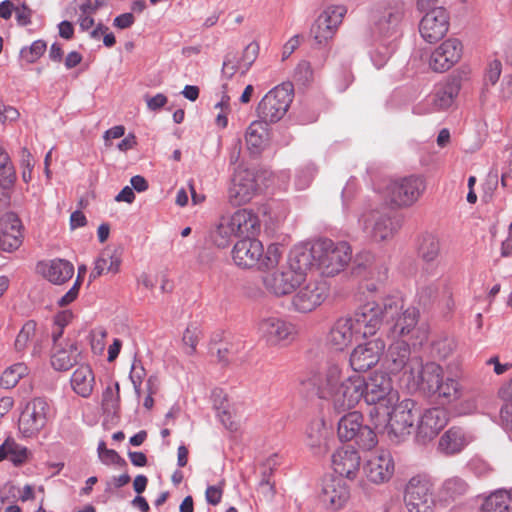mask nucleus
I'll list each match as a JSON object with an SVG mask.
<instances>
[{
    "instance_id": "nucleus-1",
    "label": "nucleus",
    "mask_w": 512,
    "mask_h": 512,
    "mask_svg": "<svg viewBox=\"0 0 512 512\" xmlns=\"http://www.w3.org/2000/svg\"><path fill=\"white\" fill-rule=\"evenodd\" d=\"M312 382L318 396L328 400L339 413L355 408L364 397L365 379L357 374L348 375L337 362H327Z\"/></svg>"
},
{
    "instance_id": "nucleus-2",
    "label": "nucleus",
    "mask_w": 512,
    "mask_h": 512,
    "mask_svg": "<svg viewBox=\"0 0 512 512\" xmlns=\"http://www.w3.org/2000/svg\"><path fill=\"white\" fill-rule=\"evenodd\" d=\"M308 253L295 248L285 263L266 270L262 282L266 290L276 297L292 294L305 281L308 268Z\"/></svg>"
},
{
    "instance_id": "nucleus-3",
    "label": "nucleus",
    "mask_w": 512,
    "mask_h": 512,
    "mask_svg": "<svg viewBox=\"0 0 512 512\" xmlns=\"http://www.w3.org/2000/svg\"><path fill=\"white\" fill-rule=\"evenodd\" d=\"M301 252L308 253V268L313 261L323 274L334 276L343 271L351 261L352 249L345 241L334 242L330 239H320L310 249L299 248Z\"/></svg>"
},
{
    "instance_id": "nucleus-4",
    "label": "nucleus",
    "mask_w": 512,
    "mask_h": 512,
    "mask_svg": "<svg viewBox=\"0 0 512 512\" xmlns=\"http://www.w3.org/2000/svg\"><path fill=\"white\" fill-rule=\"evenodd\" d=\"M282 254L279 244H270L264 250L263 244L251 237L236 242L232 250V258L237 266L262 271L274 269L281 262Z\"/></svg>"
},
{
    "instance_id": "nucleus-5",
    "label": "nucleus",
    "mask_w": 512,
    "mask_h": 512,
    "mask_svg": "<svg viewBox=\"0 0 512 512\" xmlns=\"http://www.w3.org/2000/svg\"><path fill=\"white\" fill-rule=\"evenodd\" d=\"M401 309V297L390 296L381 302H367L351 316V320L360 338L373 337L381 328L386 317L395 316Z\"/></svg>"
},
{
    "instance_id": "nucleus-6",
    "label": "nucleus",
    "mask_w": 512,
    "mask_h": 512,
    "mask_svg": "<svg viewBox=\"0 0 512 512\" xmlns=\"http://www.w3.org/2000/svg\"><path fill=\"white\" fill-rule=\"evenodd\" d=\"M390 408L391 411L387 413L388 422L386 423V419L383 423L375 422L374 428L378 431L384 430L390 439L400 441L411 433L418 412L416 403L406 398L391 405Z\"/></svg>"
},
{
    "instance_id": "nucleus-7",
    "label": "nucleus",
    "mask_w": 512,
    "mask_h": 512,
    "mask_svg": "<svg viewBox=\"0 0 512 512\" xmlns=\"http://www.w3.org/2000/svg\"><path fill=\"white\" fill-rule=\"evenodd\" d=\"M442 379V367L435 362H424L414 356L409 369L402 375V381L410 391L431 393L436 389L438 380Z\"/></svg>"
},
{
    "instance_id": "nucleus-8",
    "label": "nucleus",
    "mask_w": 512,
    "mask_h": 512,
    "mask_svg": "<svg viewBox=\"0 0 512 512\" xmlns=\"http://www.w3.org/2000/svg\"><path fill=\"white\" fill-rule=\"evenodd\" d=\"M293 86L282 83L271 89L257 106L258 117L265 123H276L281 120L292 102Z\"/></svg>"
},
{
    "instance_id": "nucleus-9",
    "label": "nucleus",
    "mask_w": 512,
    "mask_h": 512,
    "mask_svg": "<svg viewBox=\"0 0 512 512\" xmlns=\"http://www.w3.org/2000/svg\"><path fill=\"white\" fill-rule=\"evenodd\" d=\"M338 437L341 441H352L363 450H371L377 444L373 429L363 423V416L353 411L344 415L338 422Z\"/></svg>"
},
{
    "instance_id": "nucleus-10",
    "label": "nucleus",
    "mask_w": 512,
    "mask_h": 512,
    "mask_svg": "<svg viewBox=\"0 0 512 512\" xmlns=\"http://www.w3.org/2000/svg\"><path fill=\"white\" fill-rule=\"evenodd\" d=\"M426 189L423 177L411 175L391 181L386 187V197L401 208L412 206Z\"/></svg>"
},
{
    "instance_id": "nucleus-11",
    "label": "nucleus",
    "mask_w": 512,
    "mask_h": 512,
    "mask_svg": "<svg viewBox=\"0 0 512 512\" xmlns=\"http://www.w3.org/2000/svg\"><path fill=\"white\" fill-rule=\"evenodd\" d=\"M291 299V308L298 313H310L316 310L326 300L329 289L326 282L318 279L305 278L297 287Z\"/></svg>"
},
{
    "instance_id": "nucleus-12",
    "label": "nucleus",
    "mask_w": 512,
    "mask_h": 512,
    "mask_svg": "<svg viewBox=\"0 0 512 512\" xmlns=\"http://www.w3.org/2000/svg\"><path fill=\"white\" fill-rule=\"evenodd\" d=\"M364 401L369 405L379 404L387 409L399 400L391 378L382 371H375L365 380Z\"/></svg>"
},
{
    "instance_id": "nucleus-13",
    "label": "nucleus",
    "mask_w": 512,
    "mask_h": 512,
    "mask_svg": "<svg viewBox=\"0 0 512 512\" xmlns=\"http://www.w3.org/2000/svg\"><path fill=\"white\" fill-rule=\"evenodd\" d=\"M49 404L41 397L29 401L18 419V430L23 437L36 436L46 425L49 414Z\"/></svg>"
},
{
    "instance_id": "nucleus-14",
    "label": "nucleus",
    "mask_w": 512,
    "mask_h": 512,
    "mask_svg": "<svg viewBox=\"0 0 512 512\" xmlns=\"http://www.w3.org/2000/svg\"><path fill=\"white\" fill-rule=\"evenodd\" d=\"M385 348L386 343L380 337L356 345L349 355L351 369L357 373L372 369L379 363Z\"/></svg>"
},
{
    "instance_id": "nucleus-15",
    "label": "nucleus",
    "mask_w": 512,
    "mask_h": 512,
    "mask_svg": "<svg viewBox=\"0 0 512 512\" xmlns=\"http://www.w3.org/2000/svg\"><path fill=\"white\" fill-rule=\"evenodd\" d=\"M359 223L366 235L376 243L392 239L400 228L397 219L378 211L364 213L359 219Z\"/></svg>"
},
{
    "instance_id": "nucleus-16",
    "label": "nucleus",
    "mask_w": 512,
    "mask_h": 512,
    "mask_svg": "<svg viewBox=\"0 0 512 512\" xmlns=\"http://www.w3.org/2000/svg\"><path fill=\"white\" fill-rule=\"evenodd\" d=\"M347 13L344 5H329L317 17L311 28L314 40L319 44H326L336 34Z\"/></svg>"
},
{
    "instance_id": "nucleus-17",
    "label": "nucleus",
    "mask_w": 512,
    "mask_h": 512,
    "mask_svg": "<svg viewBox=\"0 0 512 512\" xmlns=\"http://www.w3.org/2000/svg\"><path fill=\"white\" fill-rule=\"evenodd\" d=\"M259 185L254 170L238 167L228 189V201L233 206L248 203L257 194Z\"/></svg>"
},
{
    "instance_id": "nucleus-18",
    "label": "nucleus",
    "mask_w": 512,
    "mask_h": 512,
    "mask_svg": "<svg viewBox=\"0 0 512 512\" xmlns=\"http://www.w3.org/2000/svg\"><path fill=\"white\" fill-rule=\"evenodd\" d=\"M404 501L409 512H433L435 500L432 485L426 479L411 478L405 488Z\"/></svg>"
},
{
    "instance_id": "nucleus-19",
    "label": "nucleus",
    "mask_w": 512,
    "mask_h": 512,
    "mask_svg": "<svg viewBox=\"0 0 512 512\" xmlns=\"http://www.w3.org/2000/svg\"><path fill=\"white\" fill-rule=\"evenodd\" d=\"M402 16L401 6L392 1L375 3L368 11L370 23L382 35L392 33L400 24Z\"/></svg>"
},
{
    "instance_id": "nucleus-20",
    "label": "nucleus",
    "mask_w": 512,
    "mask_h": 512,
    "mask_svg": "<svg viewBox=\"0 0 512 512\" xmlns=\"http://www.w3.org/2000/svg\"><path fill=\"white\" fill-rule=\"evenodd\" d=\"M419 311L413 306L405 307L401 298V309L395 316L386 317L387 322H392L389 328V335L392 339L410 341L418 335Z\"/></svg>"
},
{
    "instance_id": "nucleus-21",
    "label": "nucleus",
    "mask_w": 512,
    "mask_h": 512,
    "mask_svg": "<svg viewBox=\"0 0 512 512\" xmlns=\"http://www.w3.org/2000/svg\"><path fill=\"white\" fill-rule=\"evenodd\" d=\"M366 479L375 485L389 482L395 472V462L388 450H377L372 453L363 465Z\"/></svg>"
},
{
    "instance_id": "nucleus-22",
    "label": "nucleus",
    "mask_w": 512,
    "mask_h": 512,
    "mask_svg": "<svg viewBox=\"0 0 512 512\" xmlns=\"http://www.w3.org/2000/svg\"><path fill=\"white\" fill-rule=\"evenodd\" d=\"M428 9L420 20L419 33L426 42L435 43L447 34L450 26V16L443 7H430Z\"/></svg>"
},
{
    "instance_id": "nucleus-23",
    "label": "nucleus",
    "mask_w": 512,
    "mask_h": 512,
    "mask_svg": "<svg viewBox=\"0 0 512 512\" xmlns=\"http://www.w3.org/2000/svg\"><path fill=\"white\" fill-rule=\"evenodd\" d=\"M257 332L270 345L291 342L296 334L292 323L276 316L262 318L257 324Z\"/></svg>"
},
{
    "instance_id": "nucleus-24",
    "label": "nucleus",
    "mask_w": 512,
    "mask_h": 512,
    "mask_svg": "<svg viewBox=\"0 0 512 512\" xmlns=\"http://www.w3.org/2000/svg\"><path fill=\"white\" fill-rule=\"evenodd\" d=\"M448 413L445 409L435 407L425 410L417 424L416 439L420 443H427L434 439L447 425Z\"/></svg>"
},
{
    "instance_id": "nucleus-25",
    "label": "nucleus",
    "mask_w": 512,
    "mask_h": 512,
    "mask_svg": "<svg viewBox=\"0 0 512 512\" xmlns=\"http://www.w3.org/2000/svg\"><path fill=\"white\" fill-rule=\"evenodd\" d=\"M359 338L350 316L341 317L331 326L326 336V345L333 351L343 352Z\"/></svg>"
},
{
    "instance_id": "nucleus-26",
    "label": "nucleus",
    "mask_w": 512,
    "mask_h": 512,
    "mask_svg": "<svg viewBox=\"0 0 512 512\" xmlns=\"http://www.w3.org/2000/svg\"><path fill=\"white\" fill-rule=\"evenodd\" d=\"M462 44L456 38H449L431 54L429 66L435 72H445L454 66L462 56Z\"/></svg>"
},
{
    "instance_id": "nucleus-27",
    "label": "nucleus",
    "mask_w": 512,
    "mask_h": 512,
    "mask_svg": "<svg viewBox=\"0 0 512 512\" xmlns=\"http://www.w3.org/2000/svg\"><path fill=\"white\" fill-rule=\"evenodd\" d=\"M350 499V488L341 477L330 476L323 481L321 500L332 510L342 509Z\"/></svg>"
},
{
    "instance_id": "nucleus-28",
    "label": "nucleus",
    "mask_w": 512,
    "mask_h": 512,
    "mask_svg": "<svg viewBox=\"0 0 512 512\" xmlns=\"http://www.w3.org/2000/svg\"><path fill=\"white\" fill-rule=\"evenodd\" d=\"M361 458L352 448L342 447L332 455V467L335 473L349 480H354L359 474Z\"/></svg>"
},
{
    "instance_id": "nucleus-29",
    "label": "nucleus",
    "mask_w": 512,
    "mask_h": 512,
    "mask_svg": "<svg viewBox=\"0 0 512 512\" xmlns=\"http://www.w3.org/2000/svg\"><path fill=\"white\" fill-rule=\"evenodd\" d=\"M21 222L13 213H7L0 218V249L12 252L22 243Z\"/></svg>"
},
{
    "instance_id": "nucleus-30",
    "label": "nucleus",
    "mask_w": 512,
    "mask_h": 512,
    "mask_svg": "<svg viewBox=\"0 0 512 512\" xmlns=\"http://www.w3.org/2000/svg\"><path fill=\"white\" fill-rule=\"evenodd\" d=\"M411 356L409 341L393 339L385 355L384 363L391 373H398L409 369Z\"/></svg>"
},
{
    "instance_id": "nucleus-31",
    "label": "nucleus",
    "mask_w": 512,
    "mask_h": 512,
    "mask_svg": "<svg viewBox=\"0 0 512 512\" xmlns=\"http://www.w3.org/2000/svg\"><path fill=\"white\" fill-rule=\"evenodd\" d=\"M472 437L461 427H451L440 437L438 451L451 456L460 453L470 442Z\"/></svg>"
},
{
    "instance_id": "nucleus-32",
    "label": "nucleus",
    "mask_w": 512,
    "mask_h": 512,
    "mask_svg": "<svg viewBox=\"0 0 512 512\" xmlns=\"http://www.w3.org/2000/svg\"><path fill=\"white\" fill-rule=\"evenodd\" d=\"M305 434L306 445L314 454L319 455L327 452L330 431L323 419H315L311 421Z\"/></svg>"
},
{
    "instance_id": "nucleus-33",
    "label": "nucleus",
    "mask_w": 512,
    "mask_h": 512,
    "mask_svg": "<svg viewBox=\"0 0 512 512\" xmlns=\"http://www.w3.org/2000/svg\"><path fill=\"white\" fill-rule=\"evenodd\" d=\"M122 263V251L118 248L107 247L98 256L94 268L90 273V279H96L104 273L116 274Z\"/></svg>"
},
{
    "instance_id": "nucleus-34",
    "label": "nucleus",
    "mask_w": 512,
    "mask_h": 512,
    "mask_svg": "<svg viewBox=\"0 0 512 512\" xmlns=\"http://www.w3.org/2000/svg\"><path fill=\"white\" fill-rule=\"evenodd\" d=\"M460 90V84L457 79H449L439 83L431 96L432 111H441L449 108Z\"/></svg>"
},
{
    "instance_id": "nucleus-35",
    "label": "nucleus",
    "mask_w": 512,
    "mask_h": 512,
    "mask_svg": "<svg viewBox=\"0 0 512 512\" xmlns=\"http://www.w3.org/2000/svg\"><path fill=\"white\" fill-rule=\"evenodd\" d=\"M236 236H254L260 231V220L251 210L239 209L229 216Z\"/></svg>"
},
{
    "instance_id": "nucleus-36",
    "label": "nucleus",
    "mask_w": 512,
    "mask_h": 512,
    "mask_svg": "<svg viewBox=\"0 0 512 512\" xmlns=\"http://www.w3.org/2000/svg\"><path fill=\"white\" fill-rule=\"evenodd\" d=\"M43 276L53 284L61 285L74 274V266L67 260L53 259L40 264Z\"/></svg>"
},
{
    "instance_id": "nucleus-37",
    "label": "nucleus",
    "mask_w": 512,
    "mask_h": 512,
    "mask_svg": "<svg viewBox=\"0 0 512 512\" xmlns=\"http://www.w3.org/2000/svg\"><path fill=\"white\" fill-rule=\"evenodd\" d=\"M79 351L75 343L67 341L64 345L56 344L53 347L51 365L55 370L66 371L78 361Z\"/></svg>"
},
{
    "instance_id": "nucleus-38",
    "label": "nucleus",
    "mask_w": 512,
    "mask_h": 512,
    "mask_svg": "<svg viewBox=\"0 0 512 512\" xmlns=\"http://www.w3.org/2000/svg\"><path fill=\"white\" fill-rule=\"evenodd\" d=\"M32 345V355L38 356L42 352V337L38 335L36 323L34 321H27L15 340V349L22 352Z\"/></svg>"
},
{
    "instance_id": "nucleus-39",
    "label": "nucleus",
    "mask_w": 512,
    "mask_h": 512,
    "mask_svg": "<svg viewBox=\"0 0 512 512\" xmlns=\"http://www.w3.org/2000/svg\"><path fill=\"white\" fill-rule=\"evenodd\" d=\"M73 391L83 398H88L95 386V375L88 365L79 366L71 376Z\"/></svg>"
},
{
    "instance_id": "nucleus-40",
    "label": "nucleus",
    "mask_w": 512,
    "mask_h": 512,
    "mask_svg": "<svg viewBox=\"0 0 512 512\" xmlns=\"http://www.w3.org/2000/svg\"><path fill=\"white\" fill-rule=\"evenodd\" d=\"M245 140L248 149L252 153H258L268 142L267 123L262 121H253L247 128Z\"/></svg>"
},
{
    "instance_id": "nucleus-41",
    "label": "nucleus",
    "mask_w": 512,
    "mask_h": 512,
    "mask_svg": "<svg viewBox=\"0 0 512 512\" xmlns=\"http://www.w3.org/2000/svg\"><path fill=\"white\" fill-rule=\"evenodd\" d=\"M440 253V241L438 236L433 232L423 233L418 240V254L420 258L432 263L436 261Z\"/></svg>"
},
{
    "instance_id": "nucleus-42",
    "label": "nucleus",
    "mask_w": 512,
    "mask_h": 512,
    "mask_svg": "<svg viewBox=\"0 0 512 512\" xmlns=\"http://www.w3.org/2000/svg\"><path fill=\"white\" fill-rule=\"evenodd\" d=\"M352 273L365 279H372L377 273L375 257L370 251H361L353 259Z\"/></svg>"
},
{
    "instance_id": "nucleus-43",
    "label": "nucleus",
    "mask_w": 512,
    "mask_h": 512,
    "mask_svg": "<svg viewBox=\"0 0 512 512\" xmlns=\"http://www.w3.org/2000/svg\"><path fill=\"white\" fill-rule=\"evenodd\" d=\"M233 237H237L229 216H222L210 232L211 241L219 248L229 246Z\"/></svg>"
},
{
    "instance_id": "nucleus-44",
    "label": "nucleus",
    "mask_w": 512,
    "mask_h": 512,
    "mask_svg": "<svg viewBox=\"0 0 512 512\" xmlns=\"http://www.w3.org/2000/svg\"><path fill=\"white\" fill-rule=\"evenodd\" d=\"M484 512H512V491L499 490L490 494L484 504Z\"/></svg>"
},
{
    "instance_id": "nucleus-45",
    "label": "nucleus",
    "mask_w": 512,
    "mask_h": 512,
    "mask_svg": "<svg viewBox=\"0 0 512 512\" xmlns=\"http://www.w3.org/2000/svg\"><path fill=\"white\" fill-rule=\"evenodd\" d=\"M28 458V450L17 444L14 439L7 438L0 446V462L9 460L14 465L23 464Z\"/></svg>"
},
{
    "instance_id": "nucleus-46",
    "label": "nucleus",
    "mask_w": 512,
    "mask_h": 512,
    "mask_svg": "<svg viewBox=\"0 0 512 512\" xmlns=\"http://www.w3.org/2000/svg\"><path fill=\"white\" fill-rule=\"evenodd\" d=\"M468 490V485L465 480L458 476H453L446 479L440 489V495L445 500H454L464 495Z\"/></svg>"
},
{
    "instance_id": "nucleus-47",
    "label": "nucleus",
    "mask_w": 512,
    "mask_h": 512,
    "mask_svg": "<svg viewBox=\"0 0 512 512\" xmlns=\"http://www.w3.org/2000/svg\"><path fill=\"white\" fill-rule=\"evenodd\" d=\"M29 369L24 363H16L8 367L0 377V385L5 389H11L19 380L28 375Z\"/></svg>"
},
{
    "instance_id": "nucleus-48",
    "label": "nucleus",
    "mask_w": 512,
    "mask_h": 512,
    "mask_svg": "<svg viewBox=\"0 0 512 512\" xmlns=\"http://www.w3.org/2000/svg\"><path fill=\"white\" fill-rule=\"evenodd\" d=\"M437 388L431 392L437 394L439 397L446 399L447 401H454L461 395V386L459 382L453 378H447L446 380H438Z\"/></svg>"
},
{
    "instance_id": "nucleus-49",
    "label": "nucleus",
    "mask_w": 512,
    "mask_h": 512,
    "mask_svg": "<svg viewBox=\"0 0 512 512\" xmlns=\"http://www.w3.org/2000/svg\"><path fill=\"white\" fill-rule=\"evenodd\" d=\"M119 384L116 382L114 385H109L102 393L101 405L105 412L116 413L119 408Z\"/></svg>"
},
{
    "instance_id": "nucleus-50",
    "label": "nucleus",
    "mask_w": 512,
    "mask_h": 512,
    "mask_svg": "<svg viewBox=\"0 0 512 512\" xmlns=\"http://www.w3.org/2000/svg\"><path fill=\"white\" fill-rule=\"evenodd\" d=\"M16 175L14 167L8 154L0 148V186L10 187L15 181Z\"/></svg>"
},
{
    "instance_id": "nucleus-51",
    "label": "nucleus",
    "mask_w": 512,
    "mask_h": 512,
    "mask_svg": "<svg viewBox=\"0 0 512 512\" xmlns=\"http://www.w3.org/2000/svg\"><path fill=\"white\" fill-rule=\"evenodd\" d=\"M455 348V340L450 336H439L432 342V354L440 359L448 358Z\"/></svg>"
},
{
    "instance_id": "nucleus-52",
    "label": "nucleus",
    "mask_w": 512,
    "mask_h": 512,
    "mask_svg": "<svg viewBox=\"0 0 512 512\" xmlns=\"http://www.w3.org/2000/svg\"><path fill=\"white\" fill-rule=\"evenodd\" d=\"M200 329L197 325H188L182 336L183 350L187 355H193L196 352V346L200 338Z\"/></svg>"
},
{
    "instance_id": "nucleus-53",
    "label": "nucleus",
    "mask_w": 512,
    "mask_h": 512,
    "mask_svg": "<svg viewBox=\"0 0 512 512\" xmlns=\"http://www.w3.org/2000/svg\"><path fill=\"white\" fill-rule=\"evenodd\" d=\"M241 66V57H239L238 54L235 52H229L225 55L222 65V72L226 77L231 78L237 72H240L242 74Z\"/></svg>"
},
{
    "instance_id": "nucleus-54",
    "label": "nucleus",
    "mask_w": 512,
    "mask_h": 512,
    "mask_svg": "<svg viewBox=\"0 0 512 512\" xmlns=\"http://www.w3.org/2000/svg\"><path fill=\"white\" fill-rule=\"evenodd\" d=\"M259 44L256 41L250 42L243 50L241 60H242V75H244L255 62L259 54Z\"/></svg>"
},
{
    "instance_id": "nucleus-55",
    "label": "nucleus",
    "mask_w": 512,
    "mask_h": 512,
    "mask_svg": "<svg viewBox=\"0 0 512 512\" xmlns=\"http://www.w3.org/2000/svg\"><path fill=\"white\" fill-rule=\"evenodd\" d=\"M46 48L44 41L36 40L29 47L23 48L21 55L27 62L34 63L44 54Z\"/></svg>"
},
{
    "instance_id": "nucleus-56",
    "label": "nucleus",
    "mask_w": 512,
    "mask_h": 512,
    "mask_svg": "<svg viewBox=\"0 0 512 512\" xmlns=\"http://www.w3.org/2000/svg\"><path fill=\"white\" fill-rule=\"evenodd\" d=\"M97 450H98V456H99L100 460L102 461V463H104L106 465H111V464L125 465L126 464L125 460L122 459L115 450L107 449L106 444L103 441H101L98 444Z\"/></svg>"
},
{
    "instance_id": "nucleus-57",
    "label": "nucleus",
    "mask_w": 512,
    "mask_h": 512,
    "mask_svg": "<svg viewBox=\"0 0 512 512\" xmlns=\"http://www.w3.org/2000/svg\"><path fill=\"white\" fill-rule=\"evenodd\" d=\"M294 78L303 85L312 81L313 70L311 64L306 60L300 61L295 69Z\"/></svg>"
},
{
    "instance_id": "nucleus-58",
    "label": "nucleus",
    "mask_w": 512,
    "mask_h": 512,
    "mask_svg": "<svg viewBox=\"0 0 512 512\" xmlns=\"http://www.w3.org/2000/svg\"><path fill=\"white\" fill-rule=\"evenodd\" d=\"M106 336L107 332L103 328H96L91 332V349L94 354H101L104 351Z\"/></svg>"
},
{
    "instance_id": "nucleus-59",
    "label": "nucleus",
    "mask_w": 512,
    "mask_h": 512,
    "mask_svg": "<svg viewBox=\"0 0 512 512\" xmlns=\"http://www.w3.org/2000/svg\"><path fill=\"white\" fill-rule=\"evenodd\" d=\"M15 18L19 26H27L31 23L32 10L25 4L14 5Z\"/></svg>"
},
{
    "instance_id": "nucleus-60",
    "label": "nucleus",
    "mask_w": 512,
    "mask_h": 512,
    "mask_svg": "<svg viewBox=\"0 0 512 512\" xmlns=\"http://www.w3.org/2000/svg\"><path fill=\"white\" fill-rule=\"evenodd\" d=\"M21 165L23 168L22 178L26 183H28L32 178V169L34 166V161L30 152L26 148L22 150Z\"/></svg>"
},
{
    "instance_id": "nucleus-61",
    "label": "nucleus",
    "mask_w": 512,
    "mask_h": 512,
    "mask_svg": "<svg viewBox=\"0 0 512 512\" xmlns=\"http://www.w3.org/2000/svg\"><path fill=\"white\" fill-rule=\"evenodd\" d=\"M215 107L221 109L220 113L216 117V124L220 128H225L228 124L227 112L229 110V97L224 96Z\"/></svg>"
},
{
    "instance_id": "nucleus-62",
    "label": "nucleus",
    "mask_w": 512,
    "mask_h": 512,
    "mask_svg": "<svg viewBox=\"0 0 512 512\" xmlns=\"http://www.w3.org/2000/svg\"><path fill=\"white\" fill-rule=\"evenodd\" d=\"M301 36L294 35L283 45L281 59L282 61L287 60L292 53L300 46Z\"/></svg>"
},
{
    "instance_id": "nucleus-63",
    "label": "nucleus",
    "mask_w": 512,
    "mask_h": 512,
    "mask_svg": "<svg viewBox=\"0 0 512 512\" xmlns=\"http://www.w3.org/2000/svg\"><path fill=\"white\" fill-rule=\"evenodd\" d=\"M502 71V64L499 60H493L489 64V68L486 73V80L492 85H495L500 78Z\"/></svg>"
},
{
    "instance_id": "nucleus-64",
    "label": "nucleus",
    "mask_w": 512,
    "mask_h": 512,
    "mask_svg": "<svg viewBox=\"0 0 512 512\" xmlns=\"http://www.w3.org/2000/svg\"><path fill=\"white\" fill-rule=\"evenodd\" d=\"M501 420L504 428L511 433L512 438V404L507 403L501 409Z\"/></svg>"
}]
</instances>
